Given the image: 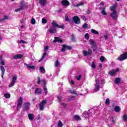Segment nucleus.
<instances>
[{
  "mask_svg": "<svg viewBox=\"0 0 127 127\" xmlns=\"http://www.w3.org/2000/svg\"><path fill=\"white\" fill-rule=\"evenodd\" d=\"M83 116L85 118H89L90 116H94L95 115V111L94 109H90L88 112L85 111L83 113Z\"/></svg>",
  "mask_w": 127,
  "mask_h": 127,
  "instance_id": "1",
  "label": "nucleus"
},
{
  "mask_svg": "<svg viewBox=\"0 0 127 127\" xmlns=\"http://www.w3.org/2000/svg\"><path fill=\"white\" fill-rule=\"evenodd\" d=\"M23 103V99L21 97H19V99L17 101V111H19L22 107V104Z\"/></svg>",
  "mask_w": 127,
  "mask_h": 127,
  "instance_id": "2",
  "label": "nucleus"
},
{
  "mask_svg": "<svg viewBox=\"0 0 127 127\" xmlns=\"http://www.w3.org/2000/svg\"><path fill=\"white\" fill-rule=\"evenodd\" d=\"M52 25L54 28H56V27H58V28H62V29H64V25L58 24L57 22L55 21H54L52 22Z\"/></svg>",
  "mask_w": 127,
  "mask_h": 127,
  "instance_id": "3",
  "label": "nucleus"
},
{
  "mask_svg": "<svg viewBox=\"0 0 127 127\" xmlns=\"http://www.w3.org/2000/svg\"><path fill=\"white\" fill-rule=\"evenodd\" d=\"M126 59H127V52L121 55L118 58L117 60H119V61H124V60H126Z\"/></svg>",
  "mask_w": 127,
  "mask_h": 127,
  "instance_id": "4",
  "label": "nucleus"
},
{
  "mask_svg": "<svg viewBox=\"0 0 127 127\" xmlns=\"http://www.w3.org/2000/svg\"><path fill=\"white\" fill-rule=\"evenodd\" d=\"M72 22H74L75 24H80V23H81V20H80L79 16H73L72 18Z\"/></svg>",
  "mask_w": 127,
  "mask_h": 127,
  "instance_id": "5",
  "label": "nucleus"
},
{
  "mask_svg": "<svg viewBox=\"0 0 127 127\" xmlns=\"http://www.w3.org/2000/svg\"><path fill=\"white\" fill-rule=\"evenodd\" d=\"M16 80H17V75H14L12 78L11 83L9 85V88H11V87H13V86H14Z\"/></svg>",
  "mask_w": 127,
  "mask_h": 127,
  "instance_id": "6",
  "label": "nucleus"
},
{
  "mask_svg": "<svg viewBox=\"0 0 127 127\" xmlns=\"http://www.w3.org/2000/svg\"><path fill=\"white\" fill-rule=\"evenodd\" d=\"M66 49H68V50H71L72 49V48L70 46L63 45V48L61 49V52H65V51H66Z\"/></svg>",
  "mask_w": 127,
  "mask_h": 127,
  "instance_id": "7",
  "label": "nucleus"
},
{
  "mask_svg": "<svg viewBox=\"0 0 127 127\" xmlns=\"http://www.w3.org/2000/svg\"><path fill=\"white\" fill-rule=\"evenodd\" d=\"M23 107V110L24 112L28 111L29 110V107H30V103L29 102L25 103Z\"/></svg>",
  "mask_w": 127,
  "mask_h": 127,
  "instance_id": "8",
  "label": "nucleus"
},
{
  "mask_svg": "<svg viewBox=\"0 0 127 127\" xmlns=\"http://www.w3.org/2000/svg\"><path fill=\"white\" fill-rule=\"evenodd\" d=\"M100 90V81L99 80H96L95 87L94 89V92H98Z\"/></svg>",
  "mask_w": 127,
  "mask_h": 127,
  "instance_id": "9",
  "label": "nucleus"
},
{
  "mask_svg": "<svg viewBox=\"0 0 127 127\" xmlns=\"http://www.w3.org/2000/svg\"><path fill=\"white\" fill-rule=\"evenodd\" d=\"M92 53H93V52L90 49H88V51L85 50L83 51V54L84 56H88V55H91Z\"/></svg>",
  "mask_w": 127,
  "mask_h": 127,
  "instance_id": "10",
  "label": "nucleus"
},
{
  "mask_svg": "<svg viewBox=\"0 0 127 127\" xmlns=\"http://www.w3.org/2000/svg\"><path fill=\"white\" fill-rule=\"evenodd\" d=\"M110 16L113 19H117V18H118V13L117 12V11H114L113 12H112L110 14Z\"/></svg>",
  "mask_w": 127,
  "mask_h": 127,
  "instance_id": "11",
  "label": "nucleus"
},
{
  "mask_svg": "<svg viewBox=\"0 0 127 127\" xmlns=\"http://www.w3.org/2000/svg\"><path fill=\"white\" fill-rule=\"evenodd\" d=\"M46 100H43L40 105V110L41 111H43L44 109V106H45L46 104Z\"/></svg>",
  "mask_w": 127,
  "mask_h": 127,
  "instance_id": "12",
  "label": "nucleus"
},
{
  "mask_svg": "<svg viewBox=\"0 0 127 127\" xmlns=\"http://www.w3.org/2000/svg\"><path fill=\"white\" fill-rule=\"evenodd\" d=\"M120 70V69L119 68H117L116 69V70H110L109 72V74L110 76H114V75H116V73L118 72V71Z\"/></svg>",
  "mask_w": 127,
  "mask_h": 127,
  "instance_id": "13",
  "label": "nucleus"
},
{
  "mask_svg": "<svg viewBox=\"0 0 127 127\" xmlns=\"http://www.w3.org/2000/svg\"><path fill=\"white\" fill-rule=\"evenodd\" d=\"M43 84H44V91H45V94L47 95V93L48 92L47 91V88H46V81L45 79H43L42 81Z\"/></svg>",
  "mask_w": 127,
  "mask_h": 127,
  "instance_id": "14",
  "label": "nucleus"
},
{
  "mask_svg": "<svg viewBox=\"0 0 127 127\" xmlns=\"http://www.w3.org/2000/svg\"><path fill=\"white\" fill-rule=\"evenodd\" d=\"M62 5L64 6H68L70 3H69V1L67 0H63L62 1Z\"/></svg>",
  "mask_w": 127,
  "mask_h": 127,
  "instance_id": "15",
  "label": "nucleus"
},
{
  "mask_svg": "<svg viewBox=\"0 0 127 127\" xmlns=\"http://www.w3.org/2000/svg\"><path fill=\"white\" fill-rule=\"evenodd\" d=\"M54 42H58L60 43H62L63 42V40L62 39L58 38V37H55V39L54 40Z\"/></svg>",
  "mask_w": 127,
  "mask_h": 127,
  "instance_id": "16",
  "label": "nucleus"
},
{
  "mask_svg": "<svg viewBox=\"0 0 127 127\" xmlns=\"http://www.w3.org/2000/svg\"><path fill=\"white\" fill-rule=\"evenodd\" d=\"M22 57H23V55L21 54L16 55L13 57L14 59H20Z\"/></svg>",
  "mask_w": 127,
  "mask_h": 127,
  "instance_id": "17",
  "label": "nucleus"
},
{
  "mask_svg": "<svg viewBox=\"0 0 127 127\" xmlns=\"http://www.w3.org/2000/svg\"><path fill=\"white\" fill-rule=\"evenodd\" d=\"M42 94L41 89L37 88L35 91V95H41Z\"/></svg>",
  "mask_w": 127,
  "mask_h": 127,
  "instance_id": "18",
  "label": "nucleus"
},
{
  "mask_svg": "<svg viewBox=\"0 0 127 127\" xmlns=\"http://www.w3.org/2000/svg\"><path fill=\"white\" fill-rule=\"evenodd\" d=\"M28 117L30 120V121H33L34 120V115L32 114H29L28 115Z\"/></svg>",
  "mask_w": 127,
  "mask_h": 127,
  "instance_id": "19",
  "label": "nucleus"
},
{
  "mask_svg": "<svg viewBox=\"0 0 127 127\" xmlns=\"http://www.w3.org/2000/svg\"><path fill=\"white\" fill-rule=\"evenodd\" d=\"M24 65H25V66H26V67H28L29 69H35V66L34 65H29L26 63H24Z\"/></svg>",
  "mask_w": 127,
  "mask_h": 127,
  "instance_id": "20",
  "label": "nucleus"
},
{
  "mask_svg": "<svg viewBox=\"0 0 127 127\" xmlns=\"http://www.w3.org/2000/svg\"><path fill=\"white\" fill-rule=\"evenodd\" d=\"M89 43L90 45H91L93 47H95L96 45H95V41L94 40L90 39L89 40Z\"/></svg>",
  "mask_w": 127,
  "mask_h": 127,
  "instance_id": "21",
  "label": "nucleus"
},
{
  "mask_svg": "<svg viewBox=\"0 0 127 127\" xmlns=\"http://www.w3.org/2000/svg\"><path fill=\"white\" fill-rule=\"evenodd\" d=\"M49 31L50 33H55V32H56V28L53 27L49 29Z\"/></svg>",
  "mask_w": 127,
  "mask_h": 127,
  "instance_id": "22",
  "label": "nucleus"
},
{
  "mask_svg": "<svg viewBox=\"0 0 127 127\" xmlns=\"http://www.w3.org/2000/svg\"><path fill=\"white\" fill-rule=\"evenodd\" d=\"M41 5H45L46 4V0H39Z\"/></svg>",
  "mask_w": 127,
  "mask_h": 127,
  "instance_id": "23",
  "label": "nucleus"
},
{
  "mask_svg": "<svg viewBox=\"0 0 127 127\" xmlns=\"http://www.w3.org/2000/svg\"><path fill=\"white\" fill-rule=\"evenodd\" d=\"M40 71H41V73H42V74H45V69L43 66H40Z\"/></svg>",
  "mask_w": 127,
  "mask_h": 127,
  "instance_id": "24",
  "label": "nucleus"
},
{
  "mask_svg": "<svg viewBox=\"0 0 127 127\" xmlns=\"http://www.w3.org/2000/svg\"><path fill=\"white\" fill-rule=\"evenodd\" d=\"M116 8H117V5H113L111 7L110 10H111V11H113V12L116 11Z\"/></svg>",
  "mask_w": 127,
  "mask_h": 127,
  "instance_id": "25",
  "label": "nucleus"
},
{
  "mask_svg": "<svg viewBox=\"0 0 127 127\" xmlns=\"http://www.w3.org/2000/svg\"><path fill=\"white\" fill-rule=\"evenodd\" d=\"M60 64V62H59V61H58V60H57L56 62L55 63V67H59Z\"/></svg>",
  "mask_w": 127,
  "mask_h": 127,
  "instance_id": "26",
  "label": "nucleus"
},
{
  "mask_svg": "<svg viewBox=\"0 0 127 127\" xmlns=\"http://www.w3.org/2000/svg\"><path fill=\"white\" fill-rule=\"evenodd\" d=\"M83 4H84L83 2H80L76 4H73L72 5L73 6H74V7H76V6H81V5H83Z\"/></svg>",
  "mask_w": 127,
  "mask_h": 127,
  "instance_id": "27",
  "label": "nucleus"
},
{
  "mask_svg": "<svg viewBox=\"0 0 127 127\" xmlns=\"http://www.w3.org/2000/svg\"><path fill=\"white\" fill-rule=\"evenodd\" d=\"M0 70L2 73H4V72H5V69L4 68V67H3V66L2 65L0 66Z\"/></svg>",
  "mask_w": 127,
  "mask_h": 127,
  "instance_id": "28",
  "label": "nucleus"
},
{
  "mask_svg": "<svg viewBox=\"0 0 127 127\" xmlns=\"http://www.w3.org/2000/svg\"><path fill=\"white\" fill-rule=\"evenodd\" d=\"M91 31L92 33H93V34H96L97 35L99 34V32H98L97 31H96L94 29H91Z\"/></svg>",
  "mask_w": 127,
  "mask_h": 127,
  "instance_id": "29",
  "label": "nucleus"
},
{
  "mask_svg": "<svg viewBox=\"0 0 127 127\" xmlns=\"http://www.w3.org/2000/svg\"><path fill=\"white\" fill-rule=\"evenodd\" d=\"M115 111L116 112V113H119V112H120L121 109L119 106H115L114 108Z\"/></svg>",
  "mask_w": 127,
  "mask_h": 127,
  "instance_id": "30",
  "label": "nucleus"
},
{
  "mask_svg": "<svg viewBox=\"0 0 127 127\" xmlns=\"http://www.w3.org/2000/svg\"><path fill=\"white\" fill-rule=\"evenodd\" d=\"M102 9L101 10V13L102 14H103V15H107L108 14L107 13V12H106V11L105 10V9H106V8H102Z\"/></svg>",
  "mask_w": 127,
  "mask_h": 127,
  "instance_id": "31",
  "label": "nucleus"
},
{
  "mask_svg": "<svg viewBox=\"0 0 127 127\" xmlns=\"http://www.w3.org/2000/svg\"><path fill=\"white\" fill-rule=\"evenodd\" d=\"M121 82V79L119 77L115 78V83L116 84H120Z\"/></svg>",
  "mask_w": 127,
  "mask_h": 127,
  "instance_id": "32",
  "label": "nucleus"
},
{
  "mask_svg": "<svg viewBox=\"0 0 127 127\" xmlns=\"http://www.w3.org/2000/svg\"><path fill=\"white\" fill-rule=\"evenodd\" d=\"M74 119L75 120V121H80V120H81V118H80L79 116L77 115H74Z\"/></svg>",
  "mask_w": 127,
  "mask_h": 127,
  "instance_id": "33",
  "label": "nucleus"
},
{
  "mask_svg": "<svg viewBox=\"0 0 127 127\" xmlns=\"http://www.w3.org/2000/svg\"><path fill=\"white\" fill-rule=\"evenodd\" d=\"M4 96L6 99H9L10 98V94L9 93H5Z\"/></svg>",
  "mask_w": 127,
  "mask_h": 127,
  "instance_id": "34",
  "label": "nucleus"
},
{
  "mask_svg": "<svg viewBox=\"0 0 127 127\" xmlns=\"http://www.w3.org/2000/svg\"><path fill=\"white\" fill-rule=\"evenodd\" d=\"M63 127V124L62 123V122L61 121H59V123H58V127Z\"/></svg>",
  "mask_w": 127,
  "mask_h": 127,
  "instance_id": "35",
  "label": "nucleus"
},
{
  "mask_svg": "<svg viewBox=\"0 0 127 127\" xmlns=\"http://www.w3.org/2000/svg\"><path fill=\"white\" fill-rule=\"evenodd\" d=\"M80 17L82 18V19H83L84 21H86V20H88L87 17L84 15H80Z\"/></svg>",
  "mask_w": 127,
  "mask_h": 127,
  "instance_id": "36",
  "label": "nucleus"
},
{
  "mask_svg": "<svg viewBox=\"0 0 127 127\" xmlns=\"http://www.w3.org/2000/svg\"><path fill=\"white\" fill-rule=\"evenodd\" d=\"M82 28H83V29H86V28H88V24L87 23L83 24L82 25Z\"/></svg>",
  "mask_w": 127,
  "mask_h": 127,
  "instance_id": "37",
  "label": "nucleus"
},
{
  "mask_svg": "<svg viewBox=\"0 0 127 127\" xmlns=\"http://www.w3.org/2000/svg\"><path fill=\"white\" fill-rule=\"evenodd\" d=\"M5 19H8V17L7 16H4V18L2 19H0V21H3L5 20Z\"/></svg>",
  "mask_w": 127,
  "mask_h": 127,
  "instance_id": "38",
  "label": "nucleus"
},
{
  "mask_svg": "<svg viewBox=\"0 0 127 127\" xmlns=\"http://www.w3.org/2000/svg\"><path fill=\"white\" fill-rule=\"evenodd\" d=\"M0 64L3 66H4V65H5V62L2 60H0Z\"/></svg>",
  "mask_w": 127,
  "mask_h": 127,
  "instance_id": "39",
  "label": "nucleus"
},
{
  "mask_svg": "<svg viewBox=\"0 0 127 127\" xmlns=\"http://www.w3.org/2000/svg\"><path fill=\"white\" fill-rule=\"evenodd\" d=\"M18 43H20V44L23 43V44H26L27 43L24 40H21L20 41H18Z\"/></svg>",
  "mask_w": 127,
  "mask_h": 127,
  "instance_id": "40",
  "label": "nucleus"
},
{
  "mask_svg": "<svg viewBox=\"0 0 127 127\" xmlns=\"http://www.w3.org/2000/svg\"><path fill=\"white\" fill-rule=\"evenodd\" d=\"M25 6V5L24 4H20V10H22L24 8V7Z\"/></svg>",
  "mask_w": 127,
  "mask_h": 127,
  "instance_id": "41",
  "label": "nucleus"
},
{
  "mask_svg": "<svg viewBox=\"0 0 127 127\" xmlns=\"http://www.w3.org/2000/svg\"><path fill=\"white\" fill-rule=\"evenodd\" d=\"M91 66L92 67V69H95L96 68V64L94 62H92Z\"/></svg>",
  "mask_w": 127,
  "mask_h": 127,
  "instance_id": "42",
  "label": "nucleus"
},
{
  "mask_svg": "<svg viewBox=\"0 0 127 127\" xmlns=\"http://www.w3.org/2000/svg\"><path fill=\"white\" fill-rule=\"evenodd\" d=\"M105 105H110V99L107 98L105 101Z\"/></svg>",
  "mask_w": 127,
  "mask_h": 127,
  "instance_id": "43",
  "label": "nucleus"
},
{
  "mask_svg": "<svg viewBox=\"0 0 127 127\" xmlns=\"http://www.w3.org/2000/svg\"><path fill=\"white\" fill-rule=\"evenodd\" d=\"M35 22H36V21H35V19H34V18H32V20H31V23L32 24H35Z\"/></svg>",
  "mask_w": 127,
  "mask_h": 127,
  "instance_id": "44",
  "label": "nucleus"
},
{
  "mask_svg": "<svg viewBox=\"0 0 127 127\" xmlns=\"http://www.w3.org/2000/svg\"><path fill=\"white\" fill-rule=\"evenodd\" d=\"M84 37L85 38V39H89V38H90V36L89 35V34L88 33L85 34Z\"/></svg>",
  "mask_w": 127,
  "mask_h": 127,
  "instance_id": "45",
  "label": "nucleus"
},
{
  "mask_svg": "<svg viewBox=\"0 0 127 127\" xmlns=\"http://www.w3.org/2000/svg\"><path fill=\"white\" fill-rule=\"evenodd\" d=\"M41 82V79H40V77H37V84H40Z\"/></svg>",
  "mask_w": 127,
  "mask_h": 127,
  "instance_id": "46",
  "label": "nucleus"
},
{
  "mask_svg": "<svg viewBox=\"0 0 127 127\" xmlns=\"http://www.w3.org/2000/svg\"><path fill=\"white\" fill-rule=\"evenodd\" d=\"M106 59L105 58V57H101V58H100V61H101V62H104V61H105V60Z\"/></svg>",
  "mask_w": 127,
  "mask_h": 127,
  "instance_id": "47",
  "label": "nucleus"
},
{
  "mask_svg": "<svg viewBox=\"0 0 127 127\" xmlns=\"http://www.w3.org/2000/svg\"><path fill=\"white\" fill-rule=\"evenodd\" d=\"M65 21H70V19H69V18L68 17V15L65 16Z\"/></svg>",
  "mask_w": 127,
  "mask_h": 127,
  "instance_id": "48",
  "label": "nucleus"
},
{
  "mask_svg": "<svg viewBox=\"0 0 127 127\" xmlns=\"http://www.w3.org/2000/svg\"><path fill=\"white\" fill-rule=\"evenodd\" d=\"M123 120L125 121H127V115H125L123 116Z\"/></svg>",
  "mask_w": 127,
  "mask_h": 127,
  "instance_id": "49",
  "label": "nucleus"
},
{
  "mask_svg": "<svg viewBox=\"0 0 127 127\" xmlns=\"http://www.w3.org/2000/svg\"><path fill=\"white\" fill-rule=\"evenodd\" d=\"M42 23H43L44 24H45V23H46L47 22V20H46V19H42Z\"/></svg>",
  "mask_w": 127,
  "mask_h": 127,
  "instance_id": "50",
  "label": "nucleus"
},
{
  "mask_svg": "<svg viewBox=\"0 0 127 127\" xmlns=\"http://www.w3.org/2000/svg\"><path fill=\"white\" fill-rule=\"evenodd\" d=\"M70 92L71 94H73V95H77V92L75 91H70Z\"/></svg>",
  "mask_w": 127,
  "mask_h": 127,
  "instance_id": "51",
  "label": "nucleus"
},
{
  "mask_svg": "<svg viewBox=\"0 0 127 127\" xmlns=\"http://www.w3.org/2000/svg\"><path fill=\"white\" fill-rule=\"evenodd\" d=\"M71 40L73 42H76V38H75L74 37L72 36L71 37Z\"/></svg>",
  "mask_w": 127,
  "mask_h": 127,
  "instance_id": "52",
  "label": "nucleus"
},
{
  "mask_svg": "<svg viewBox=\"0 0 127 127\" xmlns=\"http://www.w3.org/2000/svg\"><path fill=\"white\" fill-rule=\"evenodd\" d=\"M81 78H82V76H81V75H79L78 76H76V79L77 81H79Z\"/></svg>",
  "mask_w": 127,
  "mask_h": 127,
  "instance_id": "53",
  "label": "nucleus"
},
{
  "mask_svg": "<svg viewBox=\"0 0 127 127\" xmlns=\"http://www.w3.org/2000/svg\"><path fill=\"white\" fill-rule=\"evenodd\" d=\"M46 55H47V52H44L42 58L43 59H44L45 56H46Z\"/></svg>",
  "mask_w": 127,
  "mask_h": 127,
  "instance_id": "54",
  "label": "nucleus"
},
{
  "mask_svg": "<svg viewBox=\"0 0 127 127\" xmlns=\"http://www.w3.org/2000/svg\"><path fill=\"white\" fill-rule=\"evenodd\" d=\"M104 38H105V39H108V38H109V36L107 34H105L104 35Z\"/></svg>",
  "mask_w": 127,
  "mask_h": 127,
  "instance_id": "55",
  "label": "nucleus"
},
{
  "mask_svg": "<svg viewBox=\"0 0 127 127\" xmlns=\"http://www.w3.org/2000/svg\"><path fill=\"white\" fill-rule=\"evenodd\" d=\"M48 46H46V47H44V51H47L48 50Z\"/></svg>",
  "mask_w": 127,
  "mask_h": 127,
  "instance_id": "56",
  "label": "nucleus"
},
{
  "mask_svg": "<svg viewBox=\"0 0 127 127\" xmlns=\"http://www.w3.org/2000/svg\"><path fill=\"white\" fill-rule=\"evenodd\" d=\"M61 105L63 106V107H64V108H66V104H65V103H62L61 104Z\"/></svg>",
  "mask_w": 127,
  "mask_h": 127,
  "instance_id": "57",
  "label": "nucleus"
},
{
  "mask_svg": "<svg viewBox=\"0 0 127 127\" xmlns=\"http://www.w3.org/2000/svg\"><path fill=\"white\" fill-rule=\"evenodd\" d=\"M20 10H21L20 8L15 9V12H17V11H20Z\"/></svg>",
  "mask_w": 127,
  "mask_h": 127,
  "instance_id": "58",
  "label": "nucleus"
},
{
  "mask_svg": "<svg viewBox=\"0 0 127 127\" xmlns=\"http://www.w3.org/2000/svg\"><path fill=\"white\" fill-rule=\"evenodd\" d=\"M58 100L59 102H61V101H62V97H58Z\"/></svg>",
  "mask_w": 127,
  "mask_h": 127,
  "instance_id": "59",
  "label": "nucleus"
},
{
  "mask_svg": "<svg viewBox=\"0 0 127 127\" xmlns=\"http://www.w3.org/2000/svg\"><path fill=\"white\" fill-rule=\"evenodd\" d=\"M101 82H102V84H105V80L104 79H102L101 80Z\"/></svg>",
  "mask_w": 127,
  "mask_h": 127,
  "instance_id": "60",
  "label": "nucleus"
},
{
  "mask_svg": "<svg viewBox=\"0 0 127 127\" xmlns=\"http://www.w3.org/2000/svg\"><path fill=\"white\" fill-rule=\"evenodd\" d=\"M70 100H73V99H75V96H71L70 98Z\"/></svg>",
  "mask_w": 127,
  "mask_h": 127,
  "instance_id": "61",
  "label": "nucleus"
},
{
  "mask_svg": "<svg viewBox=\"0 0 127 127\" xmlns=\"http://www.w3.org/2000/svg\"><path fill=\"white\" fill-rule=\"evenodd\" d=\"M71 85H74V81L73 80H71V82H70Z\"/></svg>",
  "mask_w": 127,
  "mask_h": 127,
  "instance_id": "62",
  "label": "nucleus"
},
{
  "mask_svg": "<svg viewBox=\"0 0 127 127\" xmlns=\"http://www.w3.org/2000/svg\"><path fill=\"white\" fill-rule=\"evenodd\" d=\"M44 59H43L42 58L41 59H40L39 60V62H41Z\"/></svg>",
  "mask_w": 127,
  "mask_h": 127,
  "instance_id": "63",
  "label": "nucleus"
},
{
  "mask_svg": "<svg viewBox=\"0 0 127 127\" xmlns=\"http://www.w3.org/2000/svg\"><path fill=\"white\" fill-rule=\"evenodd\" d=\"M100 5H104V2H100Z\"/></svg>",
  "mask_w": 127,
  "mask_h": 127,
  "instance_id": "64",
  "label": "nucleus"
}]
</instances>
